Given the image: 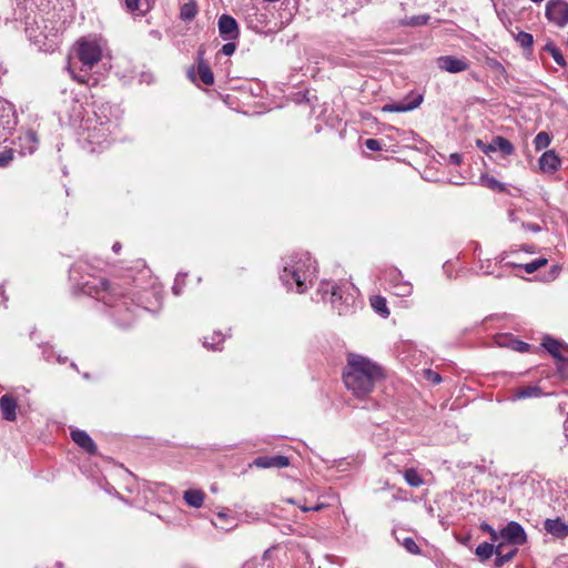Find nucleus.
I'll return each instance as SVG.
<instances>
[{"label":"nucleus","mask_w":568,"mask_h":568,"mask_svg":"<svg viewBox=\"0 0 568 568\" xmlns=\"http://www.w3.org/2000/svg\"><path fill=\"white\" fill-rule=\"evenodd\" d=\"M542 346L556 358L562 357L560 351L564 346L556 339L546 337L542 342Z\"/></svg>","instance_id":"29"},{"label":"nucleus","mask_w":568,"mask_h":568,"mask_svg":"<svg viewBox=\"0 0 568 568\" xmlns=\"http://www.w3.org/2000/svg\"><path fill=\"white\" fill-rule=\"evenodd\" d=\"M27 30L29 31L30 39H32L34 41V43L39 45L40 49H42V47H47L45 50L53 48V45H54L53 42L47 45L45 43H42V41L40 40V38L37 34L33 33V29L28 28Z\"/></svg>","instance_id":"44"},{"label":"nucleus","mask_w":568,"mask_h":568,"mask_svg":"<svg viewBox=\"0 0 568 568\" xmlns=\"http://www.w3.org/2000/svg\"><path fill=\"white\" fill-rule=\"evenodd\" d=\"M196 13H197L196 3H195V1L190 0L189 2H186L182 6L180 16H181L182 20L190 21V20L194 19Z\"/></svg>","instance_id":"28"},{"label":"nucleus","mask_w":568,"mask_h":568,"mask_svg":"<svg viewBox=\"0 0 568 568\" xmlns=\"http://www.w3.org/2000/svg\"><path fill=\"white\" fill-rule=\"evenodd\" d=\"M197 73L202 80V82L206 85H211L214 82L213 72L210 67L203 61V51H199V63H197Z\"/></svg>","instance_id":"20"},{"label":"nucleus","mask_w":568,"mask_h":568,"mask_svg":"<svg viewBox=\"0 0 568 568\" xmlns=\"http://www.w3.org/2000/svg\"><path fill=\"white\" fill-rule=\"evenodd\" d=\"M480 184L494 191L505 190L504 185L498 180L494 176H489L488 174H481Z\"/></svg>","instance_id":"32"},{"label":"nucleus","mask_w":568,"mask_h":568,"mask_svg":"<svg viewBox=\"0 0 568 568\" xmlns=\"http://www.w3.org/2000/svg\"><path fill=\"white\" fill-rule=\"evenodd\" d=\"M557 371L562 378H568V359L559 357L556 359Z\"/></svg>","instance_id":"40"},{"label":"nucleus","mask_w":568,"mask_h":568,"mask_svg":"<svg viewBox=\"0 0 568 568\" xmlns=\"http://www.w3.org/2000/svg\"><path fill=\"white\" fill-rule=\"evenodd\" d=\"M16 123L13 106L0 100V131L10 132Z\"/></svg>","instance_id":"12"},{"label":"nucleus","mask_w":568,"mask_h":568,"mask_svg":"<svg viewBox=\"0 0 568 568\" xmlns=\"http://www.w3.org/2000/svg\"><path fill=\"white\" fill-rule=\"evenodd\" d=\"M538 162L540 170L545 173L556 172L561 164L559 156L552 150L542 153Z\"/></svg>","instance_id":"13"},{"label":"nucleus","mask_w":568,"mask_h":568,"mask_svg":"<svg viewBox=\"0 0 568 568\" xmlns=\"http://www.w3.org/2000/svg\"><path fill=\"white\" fill-rule=\"evenodd\" d=\"M424 376L428 382H430L434 385H437L442 382L440 375L432 369H425Z\"/></svg>","instance_id":"43"},{"label":"nucleus","mask_w":568,"mask_h":568,"mask_svg":"<svg viewBox=\"0 0 568 568\" xmlns=\"http://www.w3.org/2000/svg\"><path fill=\"white\" fill-rule=\"evenodd\" d=\"M323 508V505L322 504H318V505H315V506H312V507H306V506H301V509L303 511H310V510H320Z\"/></svg>","instance_id":"50"},{"label":"nucleus","mask_w":568,"mask_h":568,"mask_svg":"<svg viewBox=\"0 0 568 568\" xmlns=\"http://www.w3.org/2000/svg\"><path fill=\"white\" fill-rule=\"evenodd\" d=\"M500 539L504 544L523 545L526 541V532L524 528L516 521H510L500 530Z\"/></svg>","instance_id":"8"},{"label":"nucleus","mask_w":568,"mask_h":568,"mask_svg":"<svg viewBox=\"0 0 568 568\" xmlns=\"http://www.w3.org/2000/svg\"><path fill=\"white\" fill-rule=\"evenodd\" d=\"M542 392L541 389L536 385H526L523 387H518L516 389H513L509 399L513 402L526 399V398H534L541 396Z\"/></svg>","instance_id":"17"},{"label":"nucleus","mask_w":568,"mask_h":568,"mask_svg":"<svg viewBox=\"0 0 568 568\" xmlns=\"http://www.w3.org/2000/svg\"><path fill=\"white\" fill-rule=\"evenodd\" d=\"M503 548H504V541H500V542H498L496 545V549H495V554H496L495 565L498 566V567H500L504 564H506L509 560H511L513 557L515 556V554L517 552V549L513 548L509 551L504 554Z\"/></svg>","instance_id":"25"},{"label":"nucleus","mask_w":568,"mask_h":568,"mask_svg":"<svg viewBox=\"0 0 568 568\" xmlns=\"http://www.w3.org/2000/svg\"><path fill=\"white\" fill-rule=\"evenodd\" d=\"M544 527L548 534H550L557 538H564V537L568 536V524H566L565 521H562L559 518L547 519L545 521Z\"/></svg>","instance_id":"18"},{"label":"nucleus","mask_w":568,"mask_h":568,"mask_svg":"<svg viewBox=\"0 0 568 568\" xmlns=\"http://www.w3.org/2000/svg\"><path fill=\"white\" fill-rule=\"evenodd\" d=\"M545 50L552 57L557 64L561 67L566 65L561 51L554 43H547Z\"/></svg>","instance_id":"34"},{"label":"nucleus","mask_w":568,"mask_h":568,"mask_svg":"<svg viewBox=\"0 0 568 568\" xmlns=\"http://www.w3.org/2000/svg\"><path fill=\"white\" fill-rule=\"evenodd\" d=\"M389 282L392 284V290L397 296H408L413 292V286L409 282L402 280V273L397 270L389 272Z\"/></svg>","instance_id":"11"},{"label":"nucleus","mask_w":568,"mask_h":568,"mask_svg":"<svg viewBox=\"0 0 568 568\" xmlns=\"http://www.w3.org/2000/svg\"><path fill=\"white\" fill-rule=\"evenodd\" d=\"M534 143L537 150L546 149L550 144V136L546 132H539L536 135Z\"/></svg>","instance_id":"35"},{"label":"nucleus","mask_w":568,"mask_h":568,"mask_svg":"<svg viewBox=\"0 0 568 568\" xmlns=\"http://www.w3.org/2000/svg\"><path fill=\"white\" fill-rule=\"evenodd\" d=\"M476 145L485 153L500 151L504 155L514 153V145L504 136H495L490 143H484L481 140L476 141Z\"/></svg>","instance_id":"6"},{"label":"nucleus","mask_w":568,"mask_h":568,"mask_svg":"<svg viewBox=\"0 0 568 568\" xmlns=\"http://www.w3.org/2000/svg\"><path fill=\"white\" fill-rule=\"evenodd\" d=\"M125 305H126V302H123L122 304L115 306L116 307L118 321H119V324L122 325V326H128L130 324L129 320L121 318L122 308H125V311H129V308H126Z\"/></svg>","instance_id":"45"},{"label":"nucleus","mask_w":568,"mask_h":568,"mask_svg":"<svg viewBox=\"0 0 568 568\" xmlns=\"http://www.w3.org/2000/svg\"><path fill=\"white\" fill-rule=\"evenodd\" d=\"M285 501L288 504H295L294 499H292V498H287V499H285Z\"/></svg>","instance_id":"53"},{"label":"nucleus","mask_w":568,"mask_h":568,"mask_svg":"<svg viewBox=\"0 0 568 568\" xmlns=\"http://www.w3.org/2000/svg\"><path fill=\"white\" fill-rule=\"evenodd\" d=\"M480 530L485 531V532H488L490 535V539H491V542H495V544H498L500 542L499 539L501 538L500 537V531H496L489 524L487 523H481L480 524Z\"/></svg>","instance_id":"37"},{"label":"nucleus","mask_w":568,"mask_h":568,"mask_svg":"<svg viewBox=\"0 0 568 568\" xmlns=\"http://www.w3.org/2000/svg\"><path fill=\"white\" fill-rule=\"evenodd\" d=\"M99 287L94 286L95 298L103 301L105 304H112L118 296L123 295L119 287L113 285L111 286L109 282L104 280L99 281ZM89 292L91 293V286L89 287Z\"/></svg>","instance_id":"9"},{"label":"nucleus","mask_w":568,"mask_h":568,"mask_svg":"<svg viewBox=\"0 0 568 568\" xmlns=\"http://www.w3.org/2000/svg\"><path fill=\"white\" fill-rule=\"evenodd\" d=\"M428 20H429V16L422 14V16H414L412 18H408V19L404 20V23L407 26H423V24L427 23Z\"/></svg>","instance_id":"39"},{"label":"nucleus","mask_w":568,"mask_h":568,"mask_svg":"<svg viewBox=\"0 0 568 568\" xmlns=\"http://www.w3.org/2000/svg\"><path fill=\"white\" fill-rule=\"evenodd\" d=\"M236 49V45L232 42H227L225 43L222 49H221V52L224 54V55H232L234 53Z\"/></svg>","instance_id":"48"},{"label":"nucleus","mask_w":568,"mask_h":568,"mask_svg":"<svg viewBox=\"0 0 568 568\" xmlns=\"http://www.w3.org/2000/svg\"><path fill=\"white\" fill-rule=\"evenodd\" d=\"M20 145L24 153H33L38 145V138L33 131H27L22 136L19 138Z\"/></svg>","instance_id":"22"},{"label":"nucleus","mask_w":568,"mask_h":568,"mask_svg":"<svg viewBox=\"0 0 568 568\" xmlns=\"http://www.w3.org/2000/svg\"><path fill=\"white\" fill-rule=\"evenodd\" d=\"M449 161L455 165H459L462 162V155L458 153H452L449 155Z\"/></svg>","instance_id":"49"},{"label":"nucleus","mask_w":568,"mask_h":568,"mask_svg":"<svg viewBox=\"0 0 568 568\" xmlns=\"http://www.w3.org/2000/svg\"><path fill=\"white\" fill-rule=\"evenodd\" d=\"M212 523L216 528L225 531L231 530L236 526L235 518L224 511L219 513L216 515V519L213 520Z\"/></svg>","instance_id":"23"},{"label":"nucleus","mask_w":568,"mask_h":568,"mask_svg":"<svg viewBox=\"0 0 568 568\" xmlns=\"http://www.w3.org/2000/svg\"><path fill=\"white\" fill-rule=\"evenodd\" d=\"M316 272V262L310 253H298L285 261L280 278L287 288L295 285L297 293H304L313 284Z\"/></svg>","instance_id":"2"},{"label":"nucleus","mask_w":568,"mask_h":568,"mask_svg":"<svg viewBox=\"0 0 568 568\" xmlns=\"http://www.w3.org/2000/svg\"><path fill=\"white\" fill-rule=\"evenodd\" d=\"M17 400L9 394L0 398V410L6 420L13 422L17 418Z\"/></svg>","instance_id":"16"},{"label":"nucleus","mask_w":568,"mask_h":568,"mask_svg":"<svg viewBox=\"0 0 568 568\" xmlns=\"http://www.w3.org/2000/svg\"><path fill=\"white\" fill-rule=\"evenodd\" d=\"M219 32L224 40H234L239 37V26L236 20L229 16L222 14L219 18Z\"/></svg>","instance_id":"10"},{"label":"nucleus","mask_w":568,"mask_h":568,"mask_svg":"<svg viewBox=\"0 0 568 568\" xmlns=\"http://www.w3.org/2000/svg\"><path fill=\"white\" fill-rule=\"evenodd\" d=\"M403 547L413 555L419 554L420 549L412 537H406L402 541Z\"/></svg>","instance_id":"38"},{"label":"nucleus","mask_w":568,"mask_h":568,"mask_svg":"<svg viewBox=\"0 0 568 568\" xmlns=\"http://www.w3.org/2000/svg\"><path fill=\"white\" fill-rule=\"evenodd\" d=\"M507 346H509L514 351H517L520 353L527 352L529 348V344L518 341V339H513V338L509 339V343L507 344Z\"/></svg>","instance_id":"41"},{"label":"nucleus","mask_w":568,"mask_h":568,"mask_svg":"<svg viewBox=\"0 0 568 568\" xmlns=\"http://www.w3.org/2000/svg\"><path fill=\"white\" fill-rule=\"evenodd\" d=\"M112 108L109 104L99 106V111H94L95 124L88 126V141L91 144L102 145L108 141L111 134V114Z\"/></svg>","instance_id":"4"},{"label":"nucleus","mask_w":568,"mask_h":568,"mask_svg":"<svg viewBox=\"0 0 568 568\" xmlns=\"http://www.w3.org/2000/svg\"><path fill=\"white\" fill-rule=\"evenodd\" d=\"M112 250L114 253H119L120 250H121V244L120 243H114L113 246H112Z\"/></svg>","instance_id":"52"},{"label":"nucleus","mask_w":568,"mask_h":568,"mask_svg":"<svg viewBox=\"0 0 568 568\" xmlns=\"http://www.w3.org/2000/svg\"><path fill=\"white\" fill-rule=\"evenodd\" d=\"M404 479L410 487H420L424 479L415 468H408L404 471Z\"/></svg>","instance_id":"27"},{"label":"nucleus","mask_w":568,"mask_h":568,"mask_svg":"<svg viewBox=\"0 0 568 568\" xmlns=\"http://www.w3.org/2000/svg\"><path fill=\"white\" fill-rule=\"evenodd\" d=\"M365 145L371 151H379L382 149L381 142L376 139H367Z\"/></svg>","instance_id":"47"},{"label":"nucleus","mask_w":568,"mask_h":568,"mask_svg":"<svg viewBox=\"0 0 568 568\" xmlns=\"http://www.w3.org/2000/svg\"><path fill=\"white\" fill-rule=\"evenodd\" d=\"M129 11L143 16L151 9V0H124Z\"/></svg>","instance_id":"21"},{"label":"nucleus","mask_w":568,"mask_h":568,"mask_svg":"<svg viewBox=\"0 0 568 568\" xmlns=\"http://www.w3.org/2000/svg\"><path fill=\"white\" fill-rule=\"evenodd\" d=\"M504 261H506V255H503V256L500 257V262H504Z\"/></svg>","instance_id":"54"},{"label":"nucleus","mask_w":568,"mask_h":568,"mask_svg":"<svg viewBox=\"0 0 568 568\" xmlns=\"http://www.w3.org/2000/svg\"><path fill=\"white\" fill-rule=\"evenodd\" d=\"M104 48L101 41L97 38H81L77 41V58L81 62V72L75 73L71 65L68 70L71 77L80 82L85 83L88 81L87 72L98 64L103 57Z\"/></svg>","instance_id":"3"},{"label":"nucleus","mask_w":568,"mask_h":568,"mask_svg":"<svg viewBox=\"0 0 568 568\" xmlns=\"http://www.w3.org/2000/svg\"><path fill=\"white\" fill-rule=\"evenodd\" d=\"M517 41L520 43L523 48H529L532 45V36L527 32H519L517 36Z\"/></svg>","instance_id":"42"},{"label":"nucleus","mask_w":568,"mask_h":568,"mask_svg":"<svg viewBox=\"0 0 568 568\" xmlns=\"http://www.w3.org/2000/svg\"><path fill=\"white\" fill-rule=\"evenodd\" d=\"M547 263H548V261L546 258H537L532 262H529V263H526V264H523L519 266L523 267L526 271V273L531 274V273L536 272L537 270H539L540 267L545 266ZM506 265L517 266L516 264H514L511 262H506Z\"/></svg>","instance_id":"30"},{"label":"nucleus","mask_w":568,"mask_h":568,"mask_svg":"<svg viewBox=\"0 0 568 568\" xmlns=\"http://www.w3.org/2000/svg\"><path fill=\"white\" fill-rule=\"evenodd\" d=\"M183 498L189 506L200 508L204 501V494L199 489H189L184 491Z\"/></svg>","instance_id":"24"},{"label":"nucleus","mask_w":568,"mask_h":568,"mask_svg":"<svg viewBox=\"0 0 568 568\" xmlns=\"http://www.w3.org/2000/svg\"><path fill=\"white\" fill-rule=\"evenodd\" d=\"M382 375L381 367L371 359L362 355L349 354L343 379L345 386L356 397L363 398L373 390L375 383Z\"/></svg>","instance_id":"1"},{"label":"nucleus","mask_w":568,"mask_h":568,"mask_svg":"<svg viewBox=\"0 0 568 568\" xmlns=\"http://www.w3.org/2000/svg\"><path fill=\"white\" fill-rule=\"evenodd\" d=\"M371 305L382 316L387 317L389 315V311L387 308V303L384 297H382V296L372 297Z\"/></svg>","instance_id":"31"},{"label":"nucleus","mask_w":568,"mask_h":568,"mask_svg":"<svg viewBox=\"0 0 568 568\" xmlns=\"http://www.w3.org/2000/svg\"><path fill=\"white\" fill-rule=\"evenodd\" d=\"M436 63L442 71L449 73H459L469 68V62L466 58H457L454 55H442L437 58Z\"/></svg>","instance_id":"7"},{"label":"nucleus","mask_w":568,"mask_h":568,"mask_svg":"<svg viewBox=\"0 0 568 568\" xmlns=\"http://www.w3.org/2000/svg\"><path fill=\"white\" fill-rule=\"evenodd\" d=\"M288 464V458L285 456H261L253 462V465L258 468H283Z\"/></svg>","instance_id":"15"},{"label":"nucleus","mask_w":568,"mask_h":568,"mask_svg":"<svg viewBox=\"0 0 568 568\" xmlns=\"http://www.w3.org/2000/svg\"><path fill=\"white\" fill-rule=\"evenodd\" d=\"M423 101L422 95H418L413 102H394L383 105L382 111L384 112H407L416 109Z\"/></svg>","instance_id":"19"},{"label":"nucleus","mask_w":568,"mask_h":568,"mask_svg":"<svg viewBox=\"0 0 568 568\" xmlns=\"http://www.w3.org/2000/svg\"><path fill=\"white\" fill-rule=\"evenodd\" d=\"M322 290L324 292H331V302L334 303L336 300H341L342 298V293H341V290L338 287V285L336 284H331V283H326L325 286L323 285L322 286Z\"/></svg>","instance_id":"36"},{"label":"nucleus","mask_w":568,"mask_h":568,"mask_svg":"<svg viewBox=\"0 0 568 568\" xmlns=\"http://www.w3.org/2000/svg\"><path fill=\"white\" fill-rule=\"evenodd\" d=\"M545 14L550 22L562 28L568 23V3L564 0H549Z\"/></svg>","instance_id":"5"},{"label":"nucleus","mask_w":568,"mask_h":568,"mask_svg":"<svg viewBox=\"0 0 568 568\" xmlns=\"http://www.w3.org/2000/svg\"><path fill=\"white\" fill-rule=\"evenodd\" d=\"M496 549L495 542H483L477 546L475 554L481 560H488Z\"/></svg>","instance_id":"26"},{"label":"nucleus","mask_w":568,"mask_h":568,"mask_svg":"<svg viewBox=\"0 0 568 568\" xmlns=\"http://www.w3.org/2000/svg\"><path fill=\"white\" fill-rule=\"evenodd\" d=\"M178 281H179V278L175 280V283L172 287V291L175 295H180V293H181V287L179 286Z\"/></svg>","instance_id":"51"},{"label":"nucleus","mask_w":568,"mask_h":568,"mask_svg":"<svg viewBox=\"0 0 568 568\" xmlns=\"http://www.w3.org/2000/svg\"><path fill=\"white\" fill-rule=\"evenodd\" d=\"M224 341V336L221 332H215L213 333V335L211 337L209 336H205L204 337V341H203V345L206 347V348H210V349H217L219 348V345Z\"/></svg>","instance_id":"33"},{"label":"nucleus","mask_w":568,"mask_h":568,"mask_svg":"<svg viewBox=\"0 0 568 568\" xmlns=\"http://www.w3.org/2000/svg\"><path fill=\"white\" fill-rule=\"evenodd\" d=\"M71 438L78 446H80L87 453H89L91 455L97 453V445L94 444L92 438L89 436V434L85 433L84 430H80V429L71 430Z\"/></svg>","instance_id":"14"},{"label":"nucleus","mask_w":568,"mask_h":568,"mask_svg":"<svg viewBox=\"0 0 568 568\" xmlns=\"http://www.w3.org/2000/svg\"><path fill=\"white\" fill-rule=\"evenodd\" d=\"M13 159L11 151H3L0 152V166L4 168L7 166Z\"/></svg>","instance_id":"46"}]
</instances>
